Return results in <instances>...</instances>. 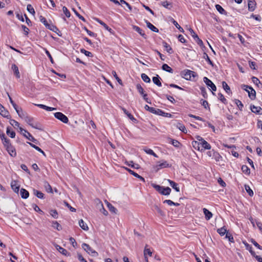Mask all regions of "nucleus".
I'll list each match as a JSON object with an SVG mask.
<instances>
[{
  "instance_id": "nucleus-1",
  "label": "nucleus",
  "mask_w": 262,
  "mask_h": 262,
  "mask_svg": "<svg viewBox=\"0 0 262 262\" xmlns=\"http://www.w3.org/2000/svg\"><path fill=\"white\" fill-rule=\"evenodd\" d=\"M151 185L153 188L162 195H169L171 191V189L168 187H164L156 184H152Z\"/></svg>"
},
{
  "instance_id": "nucleus-2",
  "label": "nucleus",
  "mask_w": 262,
  "mask_h": 262,
  "mask_svg": "<svg viewBox=\"0 0 262 262\" xmlns=\"http://www.w3.org/2000/svg\"><path fill=\"white\" fill-rule=\"evenodd\" d=\"M180 74L182 77L187 80H191L192 77L194 78L197 76L195 72L189 70H184L181 71Z\"/></svg>"
},
{
  "instance_id": "nucleus-3",
  "label": "nucleus",
  "mask_w": 262,
  "mask_h": 262,
  "mask_svg": "<svg viewBox=\"0 0 262 262\" xmlns=\"http://www.w3.org/2000/svg\"><path fill=\"white\" fill-rule=\"evenodd\" d=\"M242 88L248 92L249 97L251 100H254L255 99L256 92L251 86L243 84L242 85Z\"/></svg>"
},
{
  "instance_id": "nucleus-4",
  "label": "nucleus",
  "mask_w": 262,
  "mask_h": 262,
  "mask_svg": "<svg viewBox=\"0 0 262 262\" xmlns=\"http://www.w3.org/2000/svg\"><path fill=\"white\" fill-rule=\"evenodd\" d=\"M6 150L9 153L10 156L12 157H15L16 156V151L15 148L12 145L10 141L8 142V143H6L4 145Z\"/></svg>"
},
{
  "instance_id": "nucleus-5",
  "label": "nucleus",
  "mask_w": 262,
  "mask_h": 262,
  "mask_svg": "<svg viewBox=\"0 0 262 262\" xmlns=\"http://www.w3.org/2000/svg\"><path fill=\"white\" fill-rule=\"evenodd\" d=\"M207 154L209 157L214 159L216 162H220L222 160V157L218 152L215 151L214 149L208 151Z\"/></svg>"
},
{
  "instance_id": "nucleus-6",
  "label": "nucleus",
  "mask_w": 262,
  "mask_h": 262,
  "mask_svg": "<svg viewBox=\"0 0 262 262\" xmlns=\"http://www.w3.org/2000/svg\"><path fill=\"white\" fill-rule=\"evenodd\" d=\"M54 116L56 118L59 120L64 123H68L69 122L68 118L61 112L54 113Z\"/></svg>"
},
{
  "instance_id": "nucleus-7",
  "label": "nucleus",
  "mask_w": 262,
  "mask_h": 262,
  "mask_svg": "<svg viewBox=\"0 0 262 262\" xmlns=\"http://www.w3.org/2000/svg\"><path fill=\"white\" fill-rule=\"evenodd\" d=\"M203 81L205 83V84L211 88L212 91H215L216 90V87L215 85L207 77H204L203 78ZM213 95H215V93L212 92Z\"/></svg>"
},
{
  "instance_id": "nucleus-8",
  "label": "nucleus",
  "mask_w": 262,
  "mask_h": 262,
  "mask_svg": "<svg viewBox=\"0 0 262 262\" xmlns=\"http://www.w3.org/2000/svg\"><path fill=\"white\" fill-rule=\"evenodd\" d=\"M82 248L89 254L94 255L96 254L98 255V253L94 250L88 244L83 243L82 245Z\"/></svg>"
},
{
  "instance_id": "nucleus-9",
  "label": "nucleus",
  "mask_w": 262,
  "mask_h": 262,
  "mask_svg": "<svg viewBox=\"0 0 262 262\" xmlns=\"http://www.w3.org/2000/svg\"><path fill=\"white\" fill-rule=\"evenodd\" d=\"M25 120L27 123H28V124H29L32 127L36 128V129L39 128V127L38 126V124L33 123V118L28 116V117H25Z\"/></svg>"
},
{
  "instance_id": "nucleus-10",
  "label": "nucleus",
  "mask_w": 262,
  "mask_h": 262,
  "mask_svg": "<svg viewBox=\"0 0 262 262\" xmlns=\"http://www.w3.org/2000/svg\"><path fill=\"white\" fill-rule=\"evenodd\" d=\"M154 114L166 117H171V116L170 114L164 112L162 110L159 108H155Z\"/></svg>"
},
{
  "instance_id": "nucleus-11",
  "label": "nucleus",
  "mask_w": 262,
  "mask_h": 262,
  "mask_svg": "<svg viewBox=\"0 0 262 262\" xmlns=\"http://www.w3.org/2000/svg\"><path fill=\"white\" fill-rule=\"evenodd\" d=\"M250 110L253 113L256 114H262V108L260 106H256L254 105H251Z\"/></svg>"
},
{
  "instance_id": "nucleus-12",
  "label": "nucleus",
  "mask_w": 262,
  "mask_h": 262,
  "mask_svg": "<svg viewBox=\"0 0 262 262\" xmlns=\"http://www.w3.org/2000/svg\"><path fill=\"white\" fill-rule=\"evenodd\" d=\"M96 21H97L98 23H99L101 25H102L106 30L109 31L111 34H114V31L110 28L105 23H104L103 21L101 20L99 18H95Z\"/></svg>"
},
{
  "instance_id": "nucleus-13",
  "label": "nucleus",
  "mask_w": 262,
  "mask_h": 262,
  "mask_svg": "<svg viewBox=\"0 0 262 262\" xmlns=\"http://www.w3.org/2000/svg\"><path fill=\"white\" fill-rule=\"evenodd\" d=\"M23 135L29 140L36 143L37 140L35 139L32 135L29 133L27 130H24V133H23Z\"/></svg>"
},
{
  "instance_id": "nucleus-14",
  "label": "nucleus",
  "mask_w": 262,
  "mask_h": 262,
  "mask_svg": "<svg viewBox=\"0 0 262 262\" xmlns=\"http://www.w3.org/2000/svg\"><path fill=\"white\" fill-rule=\"evenodd\" d=\"M125 169L131 174L133 175L134 177L139 179L141 181L143 182H145V179L144 178L141 177V176L139 175L136 172H134L133 170H131L130 169L125 167Z\"/></svg>"
},
{
  "instance_id": "nucleus-15",
  "label": "nucleus",
  "mask_w": 262,
  "mask_h": 262,
  "mask_svg": "<svg viewBox=\"0 0 262 262\" xmlns=\"http://www.w3.org/2000/svg\"><path fill=\"white\" fill-rule=\"evenodd\" d=\"M256 3L254 1L249 0L248 1V10L250 11H253L256 7Z\"/></svg>"
},
{
  "instance_id": "nucleus-16",
  "label": "nucleus",
  "mask_w": 262,
  "mask_h": 262,
  "mask_svg": "<svg viewBox=\"0 0 262 262\" xmlns=\"http://www.w3.org/2000/svg\"><path fill=\"white\" fill-rule=\"evenodd\" d=\"M152 209L154 211H156L159 215L161 216H164L165 215V212L157 205H155L153 206Z\"/></svg>"
},
{
  "instance_id": "nucleus-17",
  "label": "nucleus",
  "mask_w": 262,
  "mask_h": 262,
  "mask_svg": "<svg viewBox=\"0 0 262 262\" xmlns=\"http://www.w3.org/2000/svg\"><path fill=\"white\" fill-rule=\"evenodd\" d=\"M145 22L146 24L147 27L151 30L152 31L158 33L159 32V30L155 26H154L152 24H151L149 21L147 20H145Z\"/></svg>"
},
{
  "instance_id": "nucleus-18",
  "label": "nucleus",
  "mask_w": 262,
  "mask_h": 262,
  "mask_svg": "<svg viewBox=\"0 0 262 262\" xmlns=\"http://www.w3.org/2000/svg\"><path fill=\"white\" fill-rule=\"evenodd\" d=\"M0 114L4 117L7 118L8 119L10 118L9 112L6 110L4 107L0 108Z\"/></svg>"
},
{
  "instance_id": "nucleus-19",
  "label": "nucleus",
  "mask_w": 262,
  "mask_h": 262,
  "mask_svg": "<svg viewBox=\"0 0 262 262\" xmlns=\"http://www.w3.org/2000/svg\"><path fill=\"white\" fill-rule=\"evenodd\" d=\"M20 194L23 199H26L29 196V192L26 189L24 188H21L20 190Z\"/></svg>"
},
{
  "instance_id": "nucleus-20",
  "label": "nucleus",
  "mask_w": 262,
  "mask_h": 262,
  "mask_svg": "<svg viewBox=\"0 0 262 262\" xmlns=\"http://www.w3.org/2000/svg\"><path fill=\"white\" fill-rule=\"evenodd\" d=\"M168 182L169 183L171 187H172L177 192H180V188L178 187V184L176 183L175 182L170 180H168Z\"/></svg>"
},
{
  "instance_id": "nucleus-21",
  "label": "nucleus",
  "mask_w": 262,
  "mask_h": 262,
  "mask_svg": "<svg viewBox=\"0 0 262 262\" xmlns=\"http://www.w3.org/2000/svg\"><path fill=\"white\" fill-rule=\"evenodd\" d=\"M133 29L134 30L137 31L138 33H139L142 36H143L144 38H146V35L144 32V31L138 26H133Z\"/></svg>"
},
{
  "instance_id": "nucleus-22",
  "label": "nucleus",
  "mask_w": 262,
  "mask_h": 262,
  "mask_svg": "<svg viewBox=\"0 0 262 262\" xmlns=\"http://www.w3.org/2000/svg\"><path fill=\"white\" fill-rule=\"evenodd\" d=\"M43 186L45 188L47 192L48 193H53V189L51 187V186L50 185V184L47 181H44L43 182Z\"/></svg>"
},
{
  "instance_id": "nucleus-23",
  "label": "nucleus",
  "mask_w": 262,
  "mask_h": 262,
  "mask_svg": "<svg viewBox=\"0 0 262 262\" xmlns=\"http://www.w3.org/2000/svg\"><path fill=\"white\" fill-rule=\"evenodd\" d=\"M11 186L12 189L15 192H18L19 190V186L17 185V182L16 181H12L11 183Z\"/></svg>"
},
{
  "instance_id": "nucleus-24",
  "label": "nucleus",
  "mask_w": 262,
  "mask_h": 262,
  "mask_svg": "<svg viewBox=\"0 0 262 262\" xmlns=\"http://www.w3.org/2000/svg\"><path fill=\"white\" fill-rule=\"evenodd\" d=\"M11 69L13 70L14 74L15 75L16 77L17 78H20V74L17 66L15 64H13L12 65Z\"/></svg>"
},
{
  "instance_id": "nucleus-25",
  "label": "nucleus",
  "mask_w": 262,
  "mask_h": 262,
  "mask_svg": "<svg viewBox=\"0 0 262 262\" xmlns=\"http://www.w3.org/2000/svg\"><path fill=\"white\" fill-rule=\"evenodd\" d=\"M33 194L39 199H43L45 198V194L41 191L36 189H33Z\"/></svg>"
},
{
  "instance_id": "nucleus-26",
  "label": "nucleus",
  "mask_w": 262,
  "mask_h": 262,
  "mask_svg": "<svg viewBox=\"0 0 262 262\" xmlns=\"http://www.w3.org/2000/svg\"><path fill=\"white\" fill-rule=\"evenodd\" d=\"M163 47L165 48L166 51L169 53L172 54L173 53V51L171 47L165 41H163L162 42Z\"/></svg>"
},
{
  "instance_id": "nucleus-27",
  "label": "nucleus",
  "mask_w": 262,
  "mask_h": 262,
  "mask_svg": "<svg viewBox=\"0 0 262 262\" xmlns=\"http://www.w3.org/2000/svg\"><path fill=\"white\" fill-rule=\"evenodd\" d=\"M46 28H47L48 29H49L52 31L56 32L58 34V36H61V34H59V33L58 32H57V31H58L59 32H60V31L55 26L49 24V25H48V26Z\"/></svg>"
},
{
  "instance_id": "nucleus-28",
  "label": "nucleus",
  "mask_w": 262,
  "mask_h": 262,
  "mask_svg": "<svg viewBox=\"0 0 262 262\" xmlns=\"http://www.w3.org/2000/svg\"><path fill=\"white\" fill-rule=\"evenodd\" d=\"M200 144L203 148V149L201 150V151H202L203 149H211V145L205 140H204L202 142H200Z\"/></svg>"
},
{
  "instance_id": "nucleus-29",
  "label": "nucleus",
  "mask_w": 262,
  "mask_h": 262,
  "mask_svg": "<svg viewBox=\"0 0 262 262\" xmlns=\"http://www.w3.org/2000/svg\"><path fill=\"white\" fill-rule=\"evenodd\" d=\"M215 8L220 14H224L225 15H227V12L224 10V9L221 5H220L219 4H216V5H215Z\"/></svg>"
},
{
  "instance_id": "nucleus-30",
  "label": "nucleus",
  "mask_w": 262,
  "mask_h": 262,
  "mask_svg": "<svg viewBox=\"0 0 262 262\" xmlns=\"http://www.w3.org/2000/svg\"><path fill=\"white\" fill-rule=\"evenodd\" d=\"M203 212L205 215V219L207 220H209L212 217V213L206 208L203 209Z\"/></svg>"
},
{
  "instance_id": "nucleus-31",
  "label": "nucleus",
  "mask_w": 262,
  "mask_h": 262,
  "mask_svg": "<svg viewBox=\"0 0 262 262\" xmlns=\"http://www.w3.org/2000/svg\"><path fill=\"white\" fill-rule=\"evenodd\" d=\"M35 105L37 106L38 107H39L41 108H42L46 111H53L56 109L54 107H49V106H46L44 104H35Z\"/></svg>"
},
{
  "instance_id": "nucleus-32",
  "label": "nucleus",
  "mask_w": 262,
  "mask_h": 262,
  "mask_svg": "<svg viewBox=\"0 0 262 262\" xmlns=\"http://www.w3.org/2000/svg\"><path fill=\"white\" fill-rule=\"evenodd\" d=\"M222 86L227 94H232L230 87L225 81L222 82Z\"/></svg>"
},
{
  "instance_id": "nucleus-33",
  "label": "nucleus",
  "mask_w": 262,
  "mask_h": 262,
  "mask_svg": "<svg viewBox=\"0 0 262 262\" xmlns=\"http://www.w3.org/2000/svg\"><path fill=\"white\" fill-rule=\"evenodd\" d=\"M169 140V143L171 144L176 147L179 148L181 145V143L177 140L172 139L171 138H170Z\"/></svg>"
},
{
  "instance_id": "nucleus-34",
  "label": "nucleus",
  "mask_w": 262,
  "mask_h": 262,
  "mask_svg": "<svg viewBox=\"0 0 262 262\" xmlns=\"http://www.w3.org/2000/svg\"><path fill=\"white\" fill-rule=\"evenodd\" d=\"M125 163L127 166H130L133 168L138 169L139 168V165L138 164H135L133 161H126Z\"/></svg>"
},
{
  "instance_id": "nucleus-35",
  "label": "nucleus",
  "mask_w": 262,
  "mask_h": 262,
  "mask_svg": "<svg viewBox=\"0 0 262 262\" xmlns=\"http://www.w3.org/2000/svg\"><path fill=\"white\" fill-rule=\"evenodd\" d=\"M160 77L157 75L156 76H155L152 78L153 82L159 86H161L162 85V83L160 80Z\"/></svg>"
},
{
  "instance_id": "nucleus-36",
  "label": "nucleus",
  "mask_w": 262,
  "mask_h": 262,
  "mask_svg": "<svg viewBox=\"0 0 262 262\" xmlns=\"http://www.w3.org/2000/svg\"><path fill=\"white\" fill-rule=\"evenodd\" d=\"M0 138L2 141L3 145L7 143H8V142L10 141L9 139H8L6 137L4 133H3V132H0Z\"/></svg>"
},
{
  "instance_id": "nucleus-37",
  "label": "nucleus",
  "mask_w": 262,
  "mask_h": 262,
  "mask_svg": "<svg viewBox=\"0 0 262 262\" xmlns=\"http://www.w3.org/2000/svg\"><path fill=\"white\" fill-rule=\"evenodd\" d=\"M162 69L170 73H172L173 72V69L166 63H164L162 65Z\"/></svg>"
},
{
  "instance_id": "nucleus-38",
  "label": "nucleus",
  "mask_w": 262,
  "mask_h": 262,
  "mask_svg": "<svg viewBox=\"0 0 262 262\" xmlns=\"http://www.w3.org/2000/svg\"><path fill=\"white\" fill-rule=\"evenodd\" d=\"M152 253L151 250L148 248V245H146L144 250V256H147V255L149 256H151Z\"/></svg>"
},
{
  "instance_id": "nucleus-39",
  "label": "nucleus",
  "mask_w": 262,
  "mask_h": 262,
  "mask_svg": "<svg viewBox=\"0 0 262 262\" xmlns=\"http://www.w3.org/2000/svg\"><path fill=\"white\" fill-rule=\"evenodd\" d=\"M79 225L84 230L86 231L89 229L88 225L82 219L79 221Z\"/></svg>"
},
{
  "instance_id": "nucleus-40",
  "label": "nucleus",
  "mask_w": 262,
  "mask_h": 262,
  "mask_svg": "<svg viewBox=\"0 0 262 262\" xmlns=\"http://www.w3.org/2000/svg\"><path fill=\"white\" fill-rule=\"evenodd\" d=\"M157 167H158V169H159L162 168L169 167H170V165L167 163V161H164L159 165H157Z\"/></svg>"
},
{
  "instance_id": "nucleus-41",
  "label": "nucleus",
  "mask_w": 262,
  "mask_h": 262,
  "mask_svg": "<svg viewBox=\"0 0 262 262\" xmlns=\"http://www.w3.org/2000/svg\"><path fill=\"white\" fill-rule=\"evenodd\" d=\"M27 143L28 144H29L31 147H32L33 148H35L38 151L41 152L45 156H46V154H45V152L40 148H39L38 146H37L35 144H33V143H32L31 142H27Z\"/></svg>"
},
{
  "instance_id": "nucleus-42",
  "label": "nucleus",
  "mask_w": 262,
  "mask_h": 262,
  "mask_svg": "<svg viewBox=\"0 0 262 262\" xmlns=\"http://www.w3.org/2000/svg\"><path fill=\"white\" fill-rule=\"evenodd\" d=\"M217 232L221 235V236H224L225 234H226L227 232V229L225 228V226L219 228L217 230Z\"/></svg>"
},
{
  "instance_id": "nucleus-43",
  "label": "nucleus",
  "mask_w": 262,
  "mask_h": 262,
  "mask_svg": "<svg viewBox=\"0 0 262 262\" xmlns=\"http://www.w3.org/2000/svg\"><path fill=\"white\" fill-rule=\"evenodd\" d=\"M10 129V127H8L7 128L6 133L7 135L9 136L10 137H11V138H14L15 136V133L13 130H11Z\"/></svg>"
},
{
  "instance_id": "nucleus-44",
  "label": "nucleus",
  "mask_w": 262,
  "mask_h": 262,
  "mask_svg": "<svg viewBox=\"0 0 262 262\" xmlns=\"http://www.w3.org/2000/svg\"><path fill=\"white\" fill-rule=\"evenodd\" d=\"M246 249L248 250L252 256L255 255V252L253 251L252 246L247 243H244Z\"/></svg>"
},
{
  "instance_id": "nucleus-45",
  "label": "nucleus",
  "mask_w": 262,
  "mask_h": 262,
  "mask_svg": "<svg viewBox=\"0 0 262 262\" xmlns=\"http://www.w3.org/2000/svg\"><path fill=\"white\" fill-rule=\"evenodd\" d=\"M171 22L181 32H184V29L178 24V23L173 18H171Z\"/></svg>"
},
{
  "instance_id": "nucleus-46",
  "label": "nucleus",
  "mask_w": 262,
  "mask_h": 262,
  "mask_svg": "<svg viewBox=\"0 0 262 262\" xmlns=\"http://www.w3.org/2000/svg\"><path fill=\"white\" fill-rule=\"evenodd\" d=\"M218 99L225 104H227L228 103L227 100L225 98L224 96L221 93L218 94Z\"/></svg>"
},
{
  "instance_id": "nucleus-47",
  "label": "nucleus",
  "mask_w": 262,
  "mask_h": 262,
  "mask_svg": "<svg viewBox=\"0 0 262 262\" xmlns=\"http://www.w3.org/2000/svg\"><path fill=\"white\" fill-rule=\"evenodd\" d=\"M241 169L244 173L247 175H249L250 173V169L247 165H243L242 166Z\"/></svg>"
},
{
  "instance_id": "nucleus-48",
  "label": "nucleus",
  "mask_w": 262,
  "mask_h": 262,
  "mask_svg": "<svg viewBox=\"0 0 262 262\" xmlns=\"http://www.w3.org/2000/svg\"><path fill=\"white\" fill-rule=\"evenodd\" d=\"M16 112H17L18 116L21 118L24 119V120L25 117L28 116L26 113L23 112L21 109H20V110L18 109Z\"/></svg>"
},
{
  "instance_id": "nucleus-49",
  "label": "nucleus",
  "mask_w": 262,
  "mask_h": 262,
  "mask_svg": "<svg viewBox=\"0 0 262 262\" xmlns=\"http://www.w3.org/2000/svg\"><path fill=\"white\" fill-rule=\"evenodd\" d=\"M107 207L109 210L114 213H116L117 209L111 203H107Z\"/></svg>"
},
{
  "instance_id": "nucleus-50",
  "label": "nucleus",
  "mask_w": 262,
  "mask_h": 262,
  "mask_svg": "<svg viewBox=\"0 0 262 262\" xmlns=\"http://www.w3.org/2000/svg\"><path fill=\"white\" fill-rule=\"evenodd\" d=\"M52 224L53 227L56 229L57 230L60 231L62 229L61 225L57 221H53Z\"/></svg>"
},
{
  "instance_id": "nucleus-51",
  "label": "nucleus",
  "mask_w": 262,
  "mask_h": 262,
  "mask_svg": "<svg viewBox=\"0 0 262 262\" xmlns=\"http://www.w3.org/2000/svg\"><path fill=\"white\" fill-rule=\"evenodd\" d=\"M162 5L165 8H167L168 9H171V8H172L171 3L168 2L167 1L162 2Z\"/></svg>"
},
{
  "instance_id": "nucleus-52",
  "label": "nucleus",
  "mask_w": 262,
  "mask_h": 262,
  "mask_svg": "<svg viewBox=\"0 0 262 262\" xmlns=\"http://www.w3.org/2000/svg\"><path fill=\"white\" fill-rule=\"evenodd\" d=\"M245 189H246L247 192L248 193V194L250 196H252L254 194V193H253V191H252V190L250 188V186L248 185H245Z\"/></svg>"
},
{
  "instance_id": "nucleus-53",
  "label": "nucleus",
  "mask_w": 262,
  "mask_h": 262,
  "mask_svg": "<svg viewBox=\"0 0 262 262\" xmlns=\"http://www.w3.org/2000/svg\"><path fill=\"white\" fill-rule=\"evenodd\" d=\"M32 207L33 208V209H34L35 211H36V212H38L39 213H40V214H44V212L43 211H42L39 208V207L35 204H33L32 205Z\"/></svg>"
},
{
  "instance_id": "nucleus-54",
  "label": "nucleus",
  "mask_w": 262,
  "mask_h": 262,
  "mask_svg": "<svg viewBox=\"0 0 262 262\" xmlns=\"http://www.w3.org/2000/svg\"><path fill=\"white\" fill-rule=\"evenodd\" d=\"M203 58L205 59L206 61L212 66H213V62L210 60L209 57L208 56V54L206 53H204L203 55Z\"/></svg>"
},
{
  "instance_id": "nucleus-55",
  "label": "nucleus",
  "mask_w": 262,
  "mask_h": 262,
  "mask_svg": "<svg viewBox=\"0 0 262 262\" xmlns=\"http://www.w3.org/2000/svg\"><path fill=\"white\" fill-rule=\"evenodd\" d=\"M141 78L142 80L146 83H149L150 82V79L149 77L144 73L141 74Z\"/></svg>"
},
{
  "instance_id": "nucleus-56",
  "label": "nucleus",
  "mask_w": 262,
  "mask_h": 262,
  "mask_svg": "<svg viewBox=\"0 0 262 262\" xmlns=\"http://www.w3.org/2000/svg\"><path fill=\"white\" fill-rule=\"evenodd\" d=\"M80 52H81V53L84 54L85 56H86L88 57H92L93 56V55L91 52L85 50L84 49H81Z\"/></svg>"
},
{
  "instance_id": "nucleus-57",
  "label": "nucleus",
  "mask_w": 262,
  "mask_h": 262,
  "mask_svg": "<svg viewBox=\"0 0 262 262\" xmlns=\"http://www.w3.org/2000/svg\"><path fill=\"white\" fill-rule=\"evenodd\" d=\"M122 110L130 120L133 121L136 120V119L134 117V116L130 113H129L125 108H123Z\"/></svg>"
},
{
  "instance_id": "nucleus-58",
  "label": "nucleus",
  "mask_w": 262,
  "mask_h": 262,
  "mask_svg": "<svg viewBox=\"0 0 262 262\" xmlns=\"http://www.w3.org/2000/svg\"><path fill=\"white\" fill-rule=\"evenodd\" d=\"M177 127L180 130H181L182 132L184 133H187V130L185 127V126L181 124V123H178L177 125Z\"/></svg>"
},
{
  "instance_id": "nucleus-59",
  "label": "nucleus",
  "mask_w": 262,
  "mask_h": 262,
  "mask_svg": "<svg viewBox=\"0 0 262 262\" xmlns=\"http://www.w3.org/2000/svg\"><path fill=\"white\" fill-rule=\"evenodd\" d=\"M200 142L197 141H193L192 142V146L195 149L198 150H200Z\"/></svg>"
},
{
  "instance_id": "nucleus-60",
  "label": "nucleus",
  "mask_w": 262,
  "mask_h": 262,
  "mask_svg": "<svg viewBox=\"0 0 262 262\" xmlns=\"http://www.w3.org/2000/svg\"><path fill=\"white\" fill-rule=\"evenodd\" d=\"M27 9L28 12H29L31 14L34 15L35 13V10L31 4H28L27 7Z\"/></svg>"
},
{
  "instance_id": "nucleus-61",
  "label": "nucleus",
  "mask_w": 262,
  "mask_h": 262,
  "mask_svg": "<svg viewBox=\"0 0 262 262\" xmlns=\"http://www.w3.org/2000/svg\"><path fill=\"white\" fill-rule=\"evenodd\" d=\"M136 88L138 91V92L141 94L143 95L144 94V91L143 88L142 87L141 85L140 84H137L136 85Z\"/></svg>"
},
{
  "instance_id": "nucleus-62",
  "label": "nucleus",
  "mask_w": 262,
  "mask_h": 262,
  "mask_svg": "<svg viewBox=\"0 0 262 262\" xmlns=\"http://www.w3.org/2000/svg\"><path fill=\"white\" fill-rule=\"evenodd\" d=\"M235 103L236 104L237 106L238 107L239 110L240 111H242L243 107L244 106L242 102L238 99H235Z\"/></svg>"
},
{
  "instance_id": "nucleus-63",
  "label": "nucleus",
  "mask_w": 262,
  "mask_h": 262,
  "mask_svg": "<svg viewBox=\"0 0 262 262\" xmlns=\"http://www.w3.org/2000/svg\"><path fill=\"white\" fill-rule=\"evenodd\" d=\"M39 20L43 24V25L47 27L48 26V25H49V24L48 23V21L47 20V19H46L45 17H44L43 16H39Z\"/></svg>"
},
{
  "instance_id": "nucleus-64",
  "label": "nucleus",
  "mask_w": 262,
  "mask_h": 262,
  "mask_svg": "<svg viewBox=\"0 0 262 262\" xmlns=\"http://www.w3.org/2000/svg\"><path fill=\"white\" fill-rule=\"evenodd\" d=\"M200 90L201 92V94L203 96L204 98H206L207 97V93L206 92V88L204 87H201Z\"/></svg>"
}]
</instances>
